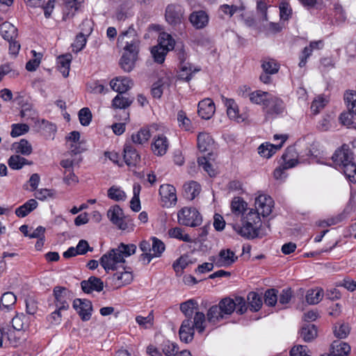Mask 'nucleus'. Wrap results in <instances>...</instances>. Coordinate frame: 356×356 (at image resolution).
I'll return each instance as SVG.
<instances>
[{"instance_id": "dca6fc26", "label": "nucleus", "mask_w": 356, "mask_h": 356, "mask_svg": "<svg viewBox=\"0 0 356 356\" xmlns=\"http://www.w3.org/2000/svg\"><path fill=\"white\" fill-rule=\"evenodd\" d=\"M124 51V52L120 58V65L124 72H129L135 66L139 49H129Z\"/></svg>"}, {"instance_id": "f3484780", "label": "nucleus", "mask_w": 356, "mask_h": 356, "mask_svg": "<svg viewBox=\"0 0 356 356\" xmlns=\"http://www.w3.org/2000/svg\"><path fill=\"white\" fill-rule=\"evenodd\" d=\"M87 26L88 28L86 30L82 29V32L76 35V39L72 44L74 51L79 52L83 49L87 42L86 36L89 35L92 31L91 23L89 20L85 19L83 21V26Z\"/></svg>"}, {"instance_id": "774afa93", "label": "nucleus", "mask_w": 356, "mask_h": 356, "mask_svg": "<svg viewBox=\"0 0 356 356\" xmlns=\"http://www.w3.org/2000/svg\"><path fill=\"white\" fill-rule=\"evenodd\" d=\"M264 72L275 74L279 70V65L274 60H264L261 65Z\"/></svg>"}, {"instance_id": "603ef678", "label": "nucleus", "mask_w": 356, "mask_h": 356, "mask_svg": "<svg viewBox=\"0 0 356 356\" xmlns=\"http://www.w3.org/2000/svg\"><path fill=\"white\" fill-rule=\"evenodd\" d=\"M328 100L323 95H318V97H316L313 100L311 105V111L313 113V114H318L320 112V111L322 110L325 106Z\"/></svg>"}, {"instance_id": "f704fd0d", "label": "nucleus", "mask_w": 356, "mask_h": 356, "mask_svg": "<svg viewBox=\"0 0 356 356\" xmlns=\"http://www.w3.org/2000/svg\"><path fill=\"white\" fill-rule=\"evenodd\" d=\"M300 336L305 342H310L317 336V330L314 325L307 324L301 328Z\"/></svg>"}, {"instance_id": "58836bf2", "label": "nucleus", "mask_w": 356, "mask_h": 356, "mask_svg": "<svg viewBox=\"0 0 356 356\" xmlns=\"http://www.w3.org/2000/svg\"><path fill=\"white\" fill-rule=\"evenodd\" d=\"M20 116L27 120H31L34 122V124L38 119L37 111L33 108L32 105L29 104H26L22 106Z\"/></svg>"}, {"instance_id": "338daca9", "label": "nucleus", "mask_w": 356, "mask_h": 356, "mask_svg": "<svg viewBox=\"0 0 356 356\" xmlns=\"http://www.w3.org/2000/svg\"><path fill=\"white\" fill-rule=\"evenodd\" d=\"M233 300L235 305V309L236 310L237 314H243L246 312L248 306L244 298L236 296Z\"/></svg>"}, {"instance_id": "a878e982", "label": "nucleus", "mask_w": 356, "mask_h": 356, "mask_svg": "<svg viewBox=\"0 0 356 356\" xmlns=\"http://www.w3.org/2000/svg\"><path fill=\"white\" fill-rule=\"evenodd\" d=\"M285 141L286 138L283 137V140L278 145H273L268 143H263L259 147L258 153L261 156L268 159L282 148Z\"/></svg>"}, {"instance_id": "c85d7f7f", "label": "nucleus", "mask_w": 356, "mask_h": 356, "mask_svg": "<svg viewBox=\"0 0 356 356\" xmlns=\"http://www.w3.org/2000/svg\"><path fill=\"white\" fill-rule=\"evenodd\" d=\"M152 243L149 241L143 240L138 244L139 249L143 252L140 255L139 259L145 264H148L152 260Z\"/></svg>"}, {"instance_id": "6e6d98bb", "label": "nucleus", "mask_w": 356, "mask_h": 356, "mask_svg": "<svg viewBox=\"0 0 356 356\" xmlns=\"http://www.w3.org/2000/svg\"><path fill=\"white\" fill-rule=\"evenodd\" d=\"M168 51L163 47L154 46L152 48L151 54L155 62L163 63L165 60V56Z\"/></svg>"}, {"instance_id": "f8f14e48", "label": "nucleus", "mask_w": 356, "mask_h": 356, "mask_svg": "<svg viewBox=\"0 0 356 356\" xmlns=\"http://www.w3.org/2000/svg\"><path fill=\"white\" fill-rule=\"evenodd\" d=\"M237 259L235 253L229 250H221L218 256H213L209 258L211 261L215 264L217 267H227L232 265Z\"/></svg>"}, {"instance_id": "cd10ccee", "label": "nucleus", "mask_w": 356, "mask_h": 356, "mask_svg": "<svg viewBox=\"0 0 356 356\" xmlns=\"http://www.w3.org/2000/svg\"><path fill=\"white\" fill-rule=\"evenodd\" d=\"M248 306L252 312H258L262 307L263 300L260 294L257 292L251 291L247 296Z\"/></svg>"}, {"instance_id": "8fccbe9b", "label": "nucleus", "mask_w": 356, "mask_h": 356, "mask_svg": "<svg viewBox=\"0 0 356 356\" xmlns=\"http://www.w3.org/2000/svg\"><path fill=\"white\" fill-rule=\"evenodd\" d=\"M168 234L170 237L177 238L180 241L191 243L193 241L192 238L188 234L184 233L180 227H174L168 231Z\"/></svg>"}, {"instance_id": "4be33fe9", "label": "nucleus", "mask_w": 356, "mask_h": 356, "mask_svg": "<svg viewBox=\"0 0 356 356\" xmlns=\"http://www.w3.org/2000/svg\"><path fill=\"white\" fill-rule=\"evenodd\" d=\"M110 85L113 90L118 92V94L122 95L132 87L133 82L128 77L119 76L113 79Z\"/></svg>"}, {"instance_id": "4468645a", "label": "nucleus", "mask_w": 356, "mask_h": 356, "mask_svg": "<svg viewBox=\"0 0 356 356\" xmlns=\"http://www.w3.org/2000/svg\"><path fill=\"white\" fill-rule=\"evenodd\" d=\"M170 143L167 137L163 134H157L154 136L152 143L153 153L159 156L166 154L169 148Z\"/></svg>"}, {"instance_id": "2f4dec72", "label": "nucleus", "mask_w": 356, "mask_h": 356, "mask_svg": "<svg viewBox=\"0 0 356 356\" xmlns=\"http://www.w3.org/2000/svg\"><path fill=\"white\" fill-rule=\"evenodd\" d=\"M272 94L268 92L257 90L250 93V100L252 103L263 106V108L266 106L267 102Z\"/></svg>"}, {"instance_id": "ddd939ff", "label": "nucleus", "mask_w": 356, "mask_h": 356, "mask_svg": "<svg viewBox=\"0 0 356 356\" xmlns=\"http://www.w3.org/2000/svg\"><path fill=\"white\" fill-rule=\"evenodd\" d=\"M255 209L259 215L263 217L269 216L274 207V201L271 197L266 195H260L255 200Z\"/></svg>"}, {"instance_id": "052dcab7", "label": "nucleus", "mask_w": 356, "mask_h": 356, "mask_svg": "<svg viewBox=\"0 0 356 356\" xmlns=\"http://www.w3.org/2000/svg\"><path fill=\"white\" fill-rule=\"evenodd\" d=\"M31 53L33 54L34 58L31 59L26 64V69L29 72H33L36 70L40 63L42 58V55L40 54L36 53V51L34 50H32Z\"/></svg>"}, {"instance_id": "4c0bfd02", "label": "nucleus", "mask_w": 356, "mask_h": 356, "mask_svg": "<svg viewBox=\"0 0 356 356\" xmlns=\"http://www.w3.org/2000/svg\"><path fill=\"white\" fill-rule=\"evenodd\" d=\"M12 325L17 331L24 330L29 327V318L24 314H17L12 319Z\"/></svg>"}, {"instance_id": "423d86ee", "label": "nucleus", "mask_w": 356, "mask_h": 356, "mask_svg": "<svg viewBox=\"0 0 356 356\" xmlns=\"http://www.w3.org/2000/svg\"><path fill=\"white\" fill-rule=\"evenodd\" d=\"M344 101L350 113H343L339 116L341 123L346 126H350L353 124L352 115H356V91L349 90L344 94Z\"/></svg>"}, {"instance_id": "79ce46f5", "label": "nucleus", "mask_w": 356, "mask_h": 356, "mask_svg": "<svg viewBox=\"0 0 356 356\" xmlns=\"http://www.w3.org/2000/svg\"><path fill=\"white\" fill-rule=\"evenodd\" d=\"M151 136V134L148 129L142 128L136 134L131 136V140L135 144L143 145L148 141Z\"/></svg>"}, {"instance_id": "09e8293b", "label": "nucleus", "mask_w": 356, "mask_h": 356, "mask_svg": "<svg viewBox=\"0 0 356 356\" xmlns=\"http://www.w3.org/2000/svg\"><path fill=\"white\" fill-rule=\"evenodd\" d=\"M108 197L115 201H124L127 195L125 193L120 189V188L113 186L108 190L107 193Z\"/></svg>"}, {"instance_id": "473e14b6", "label": "nucleus", "mask_w": 356, "mask_h": 356, "mask_svg": "<svg viewBox=\"0 0 356 356\" xmlns=\"http://www.w3.org/2000/svg\"><path fill=\"white\" fill-rule=\"evenodd\" d=\"M72 56L70 54L60 56L58 58V67L64 77H67Z\"/></svg>"}, {"instance_id": "c756f323", "label": "nucleus", "mask_w": 356, "mask_h": 356, "mask_svg": "<svg viewBox=\"0 0 356 356\" xmlns=\"http://www.w3.org/2000/svg\"><path fill=\"white\" fill-rule=\"evenodd\" d=\"M334 356H346L350 351V346L346 342L337 340L331 345V350Z\"/></svg>"}, {"instance_id": "7c9ffc66", "label": "nucleus", "mask_w": 356, "mask_h": 356, "mask_svg": "<svg viewBox=\"0 0 356 356\" xmlns=\"http://www.w3.org/2000/svg\"><path fill=\"white\" fill-rule=\"evenodd\" d=\"M184 190L185 197L188 200H193L199 195L201 191V186L197 182L191 181L184 185Z\"/></svg>"}, {"instance_id": "ea45409f", "label": "nucleus", "mask_w": 356, "mask_h": 356, "mask_svg": "<svg viewBox=\"0 0 356 356\" xmlns=\"http://www.w3.org/2000/svg\"><path fill=\"white\" fill-rule=\"evenodd\" d=\"M134 99L124 97L122 94H118L112 101V106L115 108L125 109L133 102Z\"/></svg>"}, {"instance_id": "7ed1b4c3", "label": "nucleus", "mask_w": 356, "mask_h": 356, "mask_svg": "<svg viewBox=\"0 0 356 356\" xmlns=\"http://www.w3.org/2000/svg\"><path fill=\"white\" fill-rule=\"evenodd\" d=\"M332 159L336 167L339 168L352 183H356V164L353 161V152L347 145H343L335 151Z\"/></svg>"}, {"instance_id": "1a4fd4ad", "label": "nucleus", "mask_w": 356, "mask_h": 356, "mask_svg": "<svg viewBox=\"0 0 356 356\" xmlns=\"http://www.w3.org/2000/svg\"><path fill=\"white\" fill-rule=\"evenodd\" d=\"M184 15V10L179 5L170 4L165 8V20L172 26H177L182 23Z\"/></svg>"}, {"instance_id": "de8ad7c7", "label": "nucleus", "mask_w": 356, "mask_h": 356, "mask_svg": "<svg viewBox=\"0 0 356 356\" xmlns=\"http://www.w3.org/2000/svg\"><path fill=\"white\" fill-rule=\"evenodd\" d=\"M224 318V314L218 305L212 306L207 312V319L211 323H216Z\"/></svg>"}, {"instance_id": "f03ea898", "label": "nucleus", "mask_w": 356, "mask_h": 356, "mask_svg": "<svg viewBox=\"0 0 356 356\" xmlns=\"http://www.w3.org/2000/svg\"><path fill=\"white\" fill-rule=\"evenodd\" d=\"M241 224V225H235L233 227L241 236L248 239L261 237L260 215L254 209H248L243 213Z\"/></svg>"}, {"instance_id": "6e6552de", "label": "nucleus", "mask_w": 356, "mask_h": 356, "mask_svg": "<svg viewBox=\"0 0 356 356\" xmlns=\"http://www.w3.org/2000/svg\"><path fill=\"white\" fill-rule=\"evenodd\" d=\"M53 294L56 308L67 310L70 307L69 302L72 298V292L65 287L56 286L54 288Z\"/></svg>"}, {"instance_id": "f257e3e1", "label": "nucleus", "mask_w": 356, "mask_h": 356, "mask_svg": "<svg viewBox=\"0 0 356 356\" xmlns=\"http://www.w3.org/2000/svg\"><path fill=\"white\" fill-rule=\"evenodd\" d=\"M137 247L135 244L120 243L116 248H113L100 258V264L106 272L114 270L118 264L125 262V257H130L136 252Z\"/></svg>"}, {"instance_id": "3c124183", "label": "nucleus", "mask_w": 356, "mask_h": 356, "mask_svg": "<svg viewBox=\"0 0 356 356\" xmlns=\"http://www.w3.org/2000/svg\"><path fill=\"white\" fill-rule=\"evenodd\" d=\"M218 305L224 315H230L235 310V305L232 298H223Z\"/></svg>"}, {"instance_id": "864d4df0", "label": "nucleus", "mask_w": 356, "mask_h": 356, "mask_svg": "<svg viewBox=\"0 0 356 356\" xmlns=\"http://www.w3.org/2000/svg\"><path fill=\"white\" fill-rule=\"evenodd\" d=\"M278 291L275 289H270L266 291L264 293V302L266 305L275 306L278 300Z\"/></svg>"}, {"instance_id": "72a5a7b5", "label": "nucleus", "mask_w": 356, "mask_h": 356, "mask_svg": "<svg viewBox=\"0 0 356 356\" xmlns=\"http://www.w3.org/2000/svg\"><path fill=\"white\" fill-rule=\"evenodd\" d=\"M38 207V202L34 199H31L25 202L24 204L17 208L15 210V214L20 218L26 216L29 213L36 209Z\"/></svg>"}, {"instance_id": "49530a36", "label": "nucleus", "mask_w": 356, "mask_h": 356, "mask_svg": "<svg viewBox=\"0 0 356 356\" xmlns=\"http://www.w3.org/2000/svg\"><path fill=\"white\" fill-rule=\"evenodd\" d=\"M205 315L204 313L200 312H195L193 321H191V325L193 328L197 330L198 332L202 333L204 331L205 326Z\"/></svg>"}, {"instance_id": "e2e57ef3", "label": "nucleus", "mask_w": 356, "mask_h": 356, "mask_svg": "<svg viewBox=\"0 0 356 356\" xmlns=\"http://www.w3.org/2000/svg\"><path fill=\"white\" fill-rule=\"evenodd\" d=\"M195 71V70H192L191 64L182 63L179 76L181 79L189 81L192 79L193 73Z\"/></svg>"}, {"instance_id": "0eeeda50", "label": "nucleus", "mask_w": 356, "mask_h": 356, "mask_svg": "<svg viewBox=\"0 0 356 356\" xmlns=\"http://www.w3.org/2000/svg\"><path fill=\"white\" fill-rule=\"evenodd\" d=\"M113 289H118L130 284L134 280L131 270L123 269V271H117L108 278Z\"/></svg>"}, {"instance_id": "20e7f679", "label": "nucleus", "mask_w": 356, "mask_h": 356, "mask_svg": "<svg viewBox=\"0 0 356 356\" xmlns=\"http://www.w3.org/2000/svg\"><path fill=\"white\" fill-rule=\"evenodd\" d=\"M178 222L180 225L188 227H197L202 222V217L195 208L184 207L177 214Z\"/></svg>"}, {"instance_id": "c03bdc74", "label": "nucleus", "mask_w": 356, "mask_h": 356, "mask_svg": "<svg viewBox=\"0 0 356 356\" xmlns=\"http://www.w3.org/2000/svg\"><path fill=\"white\" fill-rule=\"evenodd\" d=\"M175 40L172 36L167 33H161L159 38V44L157 46L163 47L168 51L172 50L175 47Z\"/></svg>"}, {"instance_id": "c9c22d12", "label": "nucleus", "mask_w": 356, "mask_h": 356, "mask_svg": "<svg viewBox=\"0 0 356 356\" xmlns=\"http://www.w3.org/2000/svg\"><path fill=\"white\" fill-rule=\"evenodd\" d=\"M32 161H28L26 159L17 155H12L8 161L9 167L13 170H20L26 165H31Z\"/></svg>"}, {"instance_id": "39448f33", "label": "nucleus", "mask_w": 356, "mask_h": 356, "mask_svg": "<svg viewBox=\"0 0 356 356\" xmlns=\"http://www.w3.org/2000/svg\"><path fill=\"white\" fill-rule=\"evenodd\" d=\"M118 42L122 46L124 50L139 49L140 39L134 26L120 33Z\"/></svg>"}, {"instance_id": "6ab92c4d", "label": "nucleus", "mask_w": 356, "mask_h": 356, "mask_svg": "<svg viewBox=\"0 0 356 356\" xmlns=\"http://www.w3.org/2000/svg\"><path fill=\"white\" fill-rule=\"evenodd\" d=\"M284 109V104L283 101L273 95H271L269 98L266 106H264V110L268 115H278L282 113Z\"/></svg>"}, {"instance_id": "bf43d9fd", "label": "nucleus", "mask_w": 356, "mask_h": 356, "mask_svg": "<svg viewBox=\"0 0 356 356\" xmlns=\"http://www.w3.org/2000/svg\"><path fill=\"white\" fill-rule=\"evenodd\" d=\"M162 351L165 356H175L179 351V348L177 343L166 341L162 344Z\"/></svg>"}, {"instance_id": "b1692460", "label": "nucleus", "mask_w": 356, "mask_h": 356, "mask_svg": "<svg viewBox=\"0 0 356 356\" xmlns=\"http://www.w3.org/2000/svg\"><path fill=\"white\" fill-rule=\"evenodd\" d=\"M180 340L186 343L191 342L194 337V329L191 325V320L186 318L184 320L179 331Z\"/></svg>"}, {"instance_id": "9d476101", "label": "nucleus", "mask_w": 356, "mask_h": 356, "mask_svg": "<svg viewBox=\"0 0 356 356\" xmlns=\"http://www.w3.org/2000/svg\"><path fill=\"white\" fill-rule=\"evenodd\" d=\"M107 216L110 221L121 230H126L129 228L128 222L124 215L122 209L118 205H114L109 208L107 211Z\"/></svg>"}, {"instance_id": "69168bd1", "label": "nucleus", "mask_w": 356, "mask_h": 356, "mask_svg": "<svg viewBox=\"0 0 356 356\" xmlns=\"http://www.w3.org/2000/svg\"><path fill=\"white\" fill-rule=\"evenodd\" d=\"M79 119L83 126H88L92 120V113L88 108H83L79 112Z\"/></svg>"}, {"instance_id": "393cba45", "label": "nucleus", "mask_w": 356, "mask_h": 356, "mask_svg": "<svg viewBox=\"0 0 356 356\" xmlns=\"http://www.w3.org/2000/svg\"><path fill=\"white\" fill-rule=\"evenodd\" d=\"M222 101L227 107V113L230 119L234 120L238 122L245 120V118L238 114V106L233 99L222 97Z\"/></svg>"}, {"instance_id": "680f3d73", "label": "nucleus", "mask_w": 356, "mask_h": 356, "mask_svg": "<svg viewBox=\"0 0 356 356\" xmlns=\"http://www.w3.org/2000/svg\"><path fill=\"white\" fill-rule=\"evenodd\" d=\"M177 121L179 126L185 131H189L191 128V122L186 117L185 112L179 111L177 113Z\"/></svg>"}, {"instance_id": "37998d69", "label": "nucleus", "mask_w": 356, "mask_h": 356, "mask_svg": "<svg viewBox=\"0 0 356 356\" xmlns=\"http://www.w3.org/2000/svg\"><path fill=\"white\" fill-rule=\"evenodd\" d=\"M13 147L16 153H20L26 156L31 154L33 149L31 145L26 139H21L19 143H15Z\"/></svg>"}, {"instance_id": "a18cd8bd", "label": "nucleus", "mask_w": 356, "mask_h": 356, "mask_svg": "<svg viewBox=\"0 0 356 356\" xmlns=\"http://www.w3.org/2000/svg\"><path fill=\"white\" fill-rule=\"evenodd\" d=\"M195 309H197V303L194 300H188L180 305V310L184 314L186 318L191 320Z\"/></svg>"}, {"instance_id": "5701e85b", "label": "nucleus", "mask_w": 356, "mask_h": 356, "mask_svg": "<svg viewBox=\"0 0 356 356\" xmlns=\"http://www.w3.org/2000/svg\"><path fill=\"white\" fill-rule=\"evenodd\" d=\"M123 159L128 166H136L140 162V156L131 144L127 143L124 147Z\"/></svg>"}, {"instance_id": "13d9d810", "label": "nucleus", "mask_w": 356, "mask_h": 356, "mask_svg": "<svg viewBox=\"0 0 356 356\" xmlns=\"http://www.w3.org/2000/svg\"><path fill=\"white\" fill-rule=\"evenodd\" d=\"M232 210L236 214H242L248 209H246L247 204L240 197H235L232 202Z\"/></svg>"}, {"instance_id": "bb28decb", "label": "nucleus", "mask_w": 356, "mask_h": 356, "mask_svg": "<svg viewBox=\"0 0 356 356\" xmlns=\"http://www.w3.org/2000/svg\"><path fill=\"white\" fill-rule=\"evenodd\" d=\"M0 33L3 39L10 41L16 39L17 29L11 23L6 22L1 24Z\"/></svg>"}, {"instance_id": "2eb2a0df", "label": "nucleus", "mask_w": 356, "mask_h": 356, "mask_svg": "<svg viewBox=\"0 0 356 356\" xmlns=\"http://www.w3.org/2000/svg\"><path fill=\"white\" fill-rule=\"evenodd\" d=\"M73 307L79 314L82 321H87L90 318L92 305L90 300L75 299L73 302Z\"/></svg>"}, {"instance_id": "9b49d317", "label": "nucleus", "mask_w": 356, "mask_h": 356, "mask_svg": "<svg viewBox=\"0 0 356 356\" xmlns=\"http://www.w3.org/2000/svg\"><path fill=\"white\" fill-rule=\"evenodd\" d=\"M159 195L162 206L170 207L175 205L177 198L175 188L170 184H163L159 188Z\"/></svg>"}, {"instance_id": "0e129e2a", "label": "nucleus", "mask_w": 356, "mask_h": 356, "mask_svg": "<svg viewBox=\"0 0 356 356\" xmlns=\"http://www.w3.org/2000/svg\"><path fill=\"white\" fill-rule=\"evenodd\" d=\"M350 332V327L348 324L340 323L335 325L334 333L336 337L339 339L346 338Z\"/></svg>"}, {"instance_id": "e433bc0d", "label": "nucleus", "mask_w": 356, "mask_h": 356, "mask_svg": "<svg viewBox=\"0 0 356 356\" xmlns=\"http://www.w3.org/2000/svg\"><path fill=\"white\" fill-rule=\"evenodd\" d=\"M213 141L211 137L207 133H200L197 136V147L201 152L210 150Z\"/></svg>"}, {"instance_id": "5fc2aeb1", "label": "nucleus", "mask_w": 356, "mask_h": 356, "mask_svg": "<svg viewBox=\"0 0 356 356\" xmlns=\"http://www.w3.org/2000/svg\"><path fill=\"white\" fill-rule=\"evenodd\" d=\"M152 256L153 258L159 257L165 250L164 243L156 237L152 238Z\"/></svg>"}, {"instance_id": "aec40b11", "label": "nucleus", "mask_w": 356, "mask_h": 356, "mask_svg": "<svg viewBox=\"0 0 356 356\" xmlns=\"http://www.w3.org/2000/svg\"><path fill=\"white\" fill-rule=\"evenodd\" d=\"M215 104L213 102L207 98L200 101L198 104V115L205 120L210 119L215 113Z\"/></svg>"}, {"instance_id": "4d7b16f0", "label": "nucleus", "mask_w": 356, "mask_h": 356, "mask_svg": "<svg viewBox=\"0 0 356 356\" xmlns=\"http://www.w3.org/2000/svg\"><path fill=\"white\" fill-rule=\"evenodd\" d=\"M16 300L17 298L12 292L4 293L0 298L2 308L7 309H8L10 307L13 306L16 302Z\"/></svg>"}, {"instance_id": "a211bd4d", "label": "nucleus", "mask_w": 356, "mask_h": 356, "mask_svg": "<svg viewBox=\"0 0 356 356\" xmlns=\"http://www.w3.org/2000/svg\"><path fill=\"white\" fill-rule=\"evenodd\" d=\"M188 19L195 29H202L208 25L209 17L205 11L196 10L190 14Z\"/></svg>"}, {"instance_id": "412c9836", "label": "nucleus", "mask_w": 356, "mask_h": 356, "mask_svg": "<svg viewBox=\"0 0 356 356\" xmlns=\"http://www.w3.org/2000/svg\"><path fill=\"white\" fill-rule=\"evenodd\" d=\"M82 290L87 293L93 291L100 292L104 289V282L99 277L91 276L87 280L81 282Z\"/></svg>"}, {"instance_id": "a19ab883", "label": "nucleus", "mask_w": 356, "mask_h": 356, "mask_svg": "<svg viewBox=\"0 0 356 356\" xmlns=\"http://www.w3.org/2000/svg\"><path fill=\"white\" fill-rule=\"evenodd\" d=\"M323 297V291L322 289H309L306 294V301L309 305L318 304Z\"/></svg>"}]
</instances>
